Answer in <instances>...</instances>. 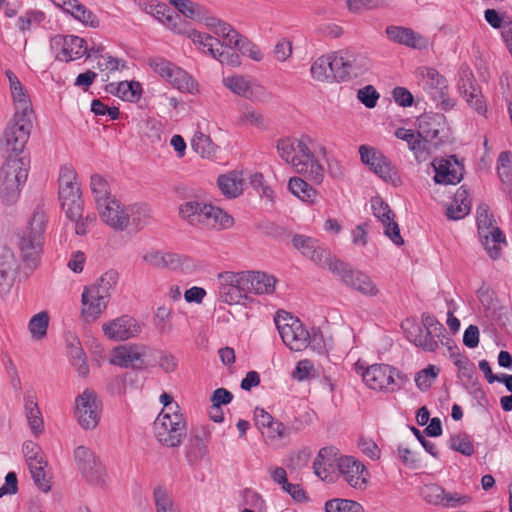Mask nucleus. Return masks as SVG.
Listing matches in <instances>:
<instances>
[{
	"mask_svg": "<svg viewBox=\"0 0 512 512\" xmlns=\"http://www.w3.org/2000/svg\"><path fill=\"white\" fill-rule=\"evenodd\" d=\"M278 156L296 173L303 174L315 184L324 180L325 168L320 156L325 155L326 149L307 134L299 137H283L277 140Z\"/></svg>",
	"mask_w": 512,
	"mask_h": 512,
	"instance_id": "nucleus-1",
	"label": "nucleus"
},
{
	"mask_svg": "<svg viewBox=\"0 0 512 512\" xmlns=\"http://www.w3.org/2000/svg\"><path fill=\"white\" fill-rule=\"evenodd\" d=\"M58 197L66 218L75 225V233L85 235L96 218L93 214L83 216L81 184L76 169L70 164H64L59 169Z\"/></svg>",
	"mask_w": 512,
	"mask_h": 512,
	"instance_id": "nucleus-2",
	"label": "nucleus"
},
{
	"mask_svg": "<svg viewBox=\"0 0 512 512\" xmlns=\"http://www.w3.org/2000/svg\"><path fill=\"white\" fill-rule=\"evenodd\" d=\"M100 220L116 232L139 231L150 223L151 208L143 203L125 204L114 197L97 209Z\"/></svg>",
	"mask_w": 512,
	"mask_h": 512,
	"instance_id": "nucleus-3",
	"label": "nucleus"
},
{
	"mask_svg": "<svg viewBox=\"0 0 512 512\" xmlns=\"http://www.w3.org/2000/svg\"><path fill=\"white\" fill-rule=\"evenodd\" d=\"M118 281L117 272H105L95 283L85 286L81 295V317L94 322L106 310L112 291Z\"/></svg>",
	"mask_w": 512,
	"mask_h": 512,
	"instance_id": "nucleus-4",
	"label": "nucleus"
},
{
	"mask_svg": "<svg viewBox=\"0 0 512 512\" xmlns=\"http://www.w3.org/2000/svg\"><path fill=\"white\" fill-rule=\"evenodd\" d=\"M29 162L19 154L9 155L0 166V199L15 203L28 178Z\"/></svg>",
	"mask_w": 512,
	"mask_h": 512,
	"instance_id": "nucleus-5",
	"label": "nucleus"
},
{
	"mask_svg": "<svg viewBox=\"0 0 512 512\" xmlns=\"http://www.w3.org/2000/svg\"><path fill=\"white\" fill-rule=\"evenodd\" d=\"M401 327L409 342L428 352L438 349L439 340L445 332L444 326L430 314H423L421 323L414 319H405Z\"/></svg>",
	"mask_w": 512,
	"mask_h": 512,
	"instance_id": "nucleus-6",
	"label": "nucleus"
},
{
	"mask_svg": "<svg viewBox=\"0 0 512 512\" xmlns=\"http://www.w3.org/2000/svg\"><path fill=\"white\" fill-rule=\"evenodd\" d=\"M148 66L162 80L178 91L190 95L200 92L199 82L186 70L171 61L160 56L151 57L148 59Z\"/></svg>",
	"mask_w": 512,
	"mask_h": 512,
	"instance_id": "nucleus-7",
	"label": "nucleus"
},
{
	"mask_svg": "<svg viewBox=\"0 0 512 512\" xmlns=\"http://www.w3.org/2000/svg\"><path fill=\"white\" fill-rule=\"evenodd\" d=\"M246 271H223L217 275L218 299L228 305H243L248 300Z\"/></svg>",
	"mask_w": 512,
	"mask_h": 512,
	"instance_id": "nucleus-8",
	"label": "nucleus"
},
{
	"mask_svg": "<svg viewBox=\"0 0 512 512\" xmlns=\"http://www.w3.org/2000/svg\"><path fill=\"white\" fill-rule=\"evenodd\" d=\"M153 431L158 442L166 447H179L187 435V424L182 413L158 414Z\"/></svg>",
	"mask_w": 512,
	"mask_h": 512,
	"instance_id": "nucleus-9",
	"label": "nucleus"
},
{
	"mask_svg": "<svg viewBox=\"0 0 512 512\" xmlns=\"http://www.w3.org/2000/svg\"><path fill=\"white\" fill-rule=\"evenodd\" d=\"M221 82L232 94L252 102L265 103L272 98L269 90L251 76L234 73L224 76Z\"/></svg>",
	"mask_w": 512,
	"mask_h": 512,
	"instance_id": "nucleus-10",
	"label": "nucleus"
},
{
	"mask_svg": "<svg viewBox=\"0 0 512 512\" xmlns=\"http://www.w3.org/2000/svg\"><path fill=\"white\" fill-rule=\"evenodd\" d=\"M274 320L283 343L290 350L302 351L308 347L310 332L298 318L282 311Z\"/></svg>",
	"mask_w": 512,
	"mask_h": 512,
	"instance_id": "nucleus-11",
	"label": "nucleus"
},
{
	"mask_svg": "<svg viewBox=\"0 0 512 512\" xmlns=\"http://www.w3.org/2000/svg\"><path fill=\"white\" fill-rule=\"evenodd\" d=\"M102 402L92 389H85L74 401V417L84 430H94L101 419Z\"/></svg>",
	"mask_w": 512,
	"mask_h": 512,
	"instance_id": "nucleus-12",
	"label": "nucleus"
},
{
	"mask_svg": "<svg viewBox=\"0 0 512 512\" xmlns=\"http://www.w3.org/2000/svg\"><path fill=\"white\" fill-rule=\"evenodd\" d=\"M292 244L304 257L330 272L337 270L340 260L323 247L318 240L306 235H294Z\"/></svg>",
	"mask_w": 512,
	"mask_h": 512,
	"instance_id": "nucleus-13",
	"label": "nucleus"
},
{
	"mask_svg": "<svg viewBox=\"0 0 512 512\" xmlns=\"http://www.w3.org/2000/svg\"><path fill=\"white\" fill-rule=\"evenodd\" d=\"M74 459L87 482L99 488L107 486L108 475L106 469L91 449L78 446L74 450Z\"/></svg>",
	"mask_w": 512,
	"mask_h": 512,
	"instance_id": "nucleus-14",
	"label": "nucleus"
},
{
	"mask_svg": "<svg viewBox=\"0 0 512 512\" xmlns=\"http://www.w3.org/2000/svg\"><path fill=\"white\" fill-rule=\"evenodd\" d=\"M363 382L367 387L379 392H393L398 388L396 377L399 372L387 364H373L361 372Z\"/></svg>",
	"mask_w": 512,
	"mask_h": 512,
	"instance_id": "nucleus-15",
	"label": "nucleus"
},
{
	"mask_svg": "<svg viewBox=\"0 0 512 512\" xmlns=\"http://www.w3.org/2000/svg\"><path fill=\"white\" fill-rule=\"evenodd\" d=\"M344 285L352 290L360 293L365 297H377L380 294V289L374 280L366 273L348 268L342 261L337 270H332Z\"/></svg>",
	"mask_w": 512,
	"mask_h": 512,
	"instance_id": "nucleus-16",
	"label": "nucleus"
},
{
	"mask_svg": "<svg viewBox=\"0 0 512 512\" xmlns=\"http://www.w3.org/2000/svg\"><path fill=\"white\" fill-rule=\"evenodd\" d=\"M341 53H330L318 57L310 67L311 77L318 82H332L344 80Z\"/></svg>",
	"mask_w": 512,
	"mask_h": 512,
	"instance_id": "nucleus-17",
	"label": "nucleus"
},
{
	"mask_svg": "<svg viewBox=\"0 0 512 512\" xmlns=\"http://www.w3.org/2000/svg\"><path fill=\"white\" fill-rule=\"evenodd\" d=\"M23 454L30 469L35 484L44 492L50 489L49 480L46 478L45 467L47 461L38 444L33 441L23 443Z\"/></svg>",
	"mask_w": 512,
	"mask_h": 512,
	"instance_id": "nucleus-18",
	"label": "nucleus"
},
{
	"mask_svg": "<svg viewBox=\"0 0 512 512\" xmlns=\"http://www.w3.org/2000/svg\"><path fill=\"white\" fill-rule=\"evenodd\" d=\"M101 329L104 336L111 341H126L137 337L142 331L139 322L129 315L105 321Z\"/></svg>",
	"mask_w": 512,
	"mask_h": 512,
	"instance_id": "nucleus-19",
	"label": "nucleus"
},
{
	"mask_svg": "<svg viewBox=\"0 0 512 512\" xmlns=\"http://www.w3.org/2000/svg\"><path fill=\"white\" fill-rule=\"evenodd\" d=\"M338 472L351 488L365 490L369 482V472L365 465L352 456H344L338 462Z\"/></svg>",
	"mask_w": 512,
	"mask_h": 512,
	"instance_id": "nucleus-20",
	"label": "nucleus"
},
{
	"mask_svg": "<svg viewBox=\"0 0 512 512\" xmlns=\"http://www.w3.org/2000/svg\"><path fill=\"white\" fill-rule=\"evenodd\" d=\"M5 75L9 82V90L14 108V117L33 119V105L26 87L12 71L7 70Z\"/></svg>",
	"mask_w": 512,
	"mask_h": 512,
	"instance_id": "nucleus-21",
	"label": "nucleus"
},
{
	"mask_svg": "<svg viewBox=\"0 0 512 512\" xmlns=\"http://www.w3.org/2000/svg\"><path fill=\"white\" fill-rule=\"evenodd\" d=\"M370 202L373 215L383 225L385 236H387L395 245H402L404 240L400 234L399 226L395 221V214L388 203H386L380 196L373 197Z\"/></svg>",
	"mask_w": 512,
	"mask_h": 512,
	"instance_id": "nucleus-22",
	"label": "nucleus"
},
{
	"mask_svg": "<svg viewBox=\"0 0 512 512\" xmlns=\"http://www.w3.org/2000/svg\"><path fill=\"white\" fill-rule=\"evenodd\" d=\"M148 348L141 344H125L115 347L109 362L122 368H138L144 363Z\"/></svg>",
	"mask_w": 512,
	"mask_h": 512,
	"instance_id": "nucleus-23",
	"label": "nucleus"
},
{
	"mask_svg": "<svg viewBox=\"0 0 512 512\" xmlns=\"http://www.w3.org/2000/svg\"><path fill=\"white\" fill-rule=\"evenodd\" d=\"M343 457L335 447H324L319 450L313 462L314 474L321 480L331 483L336 479L335 467L338 468V462Z\"/></svg>",
	"mask_w": 512,
	"mask_h": 512,
	"instance_id": "nucleus-24",
	"label": "nucleus"
},
{
	"mask_svg": "<svg viewBox=\"0 0 512 512\" xmlns=\"http://www.w3.org/2000/svg\"><path fill=\"white\" fill-rule=\"evenodd\" d=\"M32 128V119L23 117H14V123L9 125L4 132V141L7 147L18 154L22 151L29 139Z\"/></svg>",
	"mask_w": 512,
	"mask_h": 512,
	"instance_id": "nucleus-25",
	"label": "nucleus"
},
{
	"mask_svg": "<svg viewBox=\"0 0 512 512\" xmlns=\"http://www.w3.org/2000/svg\"><path fill=\"white\" fill-rule=\"evenodd\" d=\"M51 46L60 48L57 58L65 62L79 59L87 52L85 40L75 35H56L51 39Z\"/></svg>",
	"mask_w": 512,
	"mask_h": 512,
	"instance_id": "nucleus-26",
	"label": "nucleus"
},
{
	"mask_svg": "<svg viewBox=\"0 0 512 512\" xmlns=\"http://www.w3.org/2000/svg\"><path fill=\"white\" fill-rule=\"evenodd\" d=\"M387 37L394 43L407 46L412 49H427L429 47V39L412 30L403 26H388L386 28Z\"/></svg>",
	"mask_w": 512,
	"mask_h": 512,
	"instance_id": "nucleus-27",
	"label": "nucleus"
},
{
	"mask_svg": "<svg viewBox=\"0 0 512 512\" xmlns=\"http://www.w3.org/2000/svg\"><path fill=\"white\" fill-rule=\"evenodd\" d=\"M432 167L435 171L434 181L437 184L455 185L462 179V167L454 157L434 159Z\"/></svg>",
	"mask_w": 512,
	"mask_h": 512,
	"instance_id": "nucleus-28",
	"label": "nucleus"
},
{
	"mask_svg": "<svg viewBox=\"0 0 512 512\" xmlns=\"http://www.w3.org/2000/svg\"><path fill=\"white\" fill-rule=\"evenodd\" d=\"M445 129V117L439 113H425L417 119V134L432 142H442L440 135Z\"/></svg>",
	"mask_w": 512,
	"mask_h": 512,
	"instance_id": "nucleus-29",
	"label": "nucleus"
},
{
	"mask_svg": "<svg viewBox=\"0 0 512 512\" xmlns=\"http://www.w3.org/2000/svg\"><path fill=\"white\" fill-rule=\"evenodd\" d=\"M198 22H202L207 29L212 31L217 37L221 39V46L231 43V38L235 37L236 30L233 29L228 23L212 14L207 8L203 11V17H200Z\"/></svg>",
	"mask_w": 512,
	"mask_h": 512,
	"instance_id": "nucleus-30",
	"label": "nucleus"
},
{
	"mask_svg": "<svg viewBox=\"0 0 512 512\" xmlns=\"http://www.w3.org/2000/svg\"><path fill=\"white\" fill-rule=\"evenodd\" d=\"M201 226L214 229H229L234 225V219L221 208L205 203L203 207Z\"/></svg>",
	"mask_w": 512,
	"mask_h": 512,
	"instance_id": "nucleus-31",
	"label": "nucleus"
},
{
	"mask_svg": "<svg viewBox=\"0 0 512 512\" xmlns=\"http://www.w3.org/2000/svg\"><path fill=\"white\" fill-rule=\"evenodd\" d=\"M235 125L241 128L266 130L267 122L263 113L249 104H245L235 117Z\"/></svg>",
	"mask_w": 512,
	"mask_h": 512,
	"instance_id": "nucleus-32",
	"label": "nucleus"
},
{
	"mask_svg": "<svg viewBox=\"0 0 512 512\" xmlns=\"http://www.w3.org/2000/svg\"><path fill=\"white\" fill-rule=\"evenodd\" d=\"M343 65L340 69L344 72V80L350 77H359L371 69V61L365 54L343 55Z\"/></svg>",
	"mask_w": 512,
	"mask_h": 512,
	"instance_id": "nucleus-33",
	"label": "nucleus"
},
{
	"mask_svg": "<svg viewBox=\"0 0 512 512\" xmlns=\"http://www.w3.org/2000/svg\"><path fill=\"white\" fill-rule=\"evenodd\" d=\"M249 294L256 295L272 294L275 291L277 279L270 274L261 271H246Z\"/></svg>",
	"mask_w": 512,
	"mask_h": 512,
	"instance_id": "nucleus-34",
	"label": "nucleus"
},
{
	"mask_svg": "<svg viewBox=\"0 0 512 512\" xmlns=\"http://www.w3.org/2000/svg\"><path fill=\"white\" fill-rule=\"evenodd\" d=\"M217 183L221 192L229 198H236L241 195L245 187L243 174L238 171L219 176Z\"/></svg>",
	"mask_w": 512,
	"mask_h": 512,
	"instance_id": "nucleus-35",
	"label": "nucleus"
},
{
	"mask_svg": "<svg viewBox=\"0 0 512 512\" xmlns=\"http://www.w3.org/2000/svg\"><path fill=\"white\" fill-rule=\"evenodd\" d=\"M25 416L31 432L38 437L44 431V421L34 394L28 393L24 399Z\"/></svg>",
	"mask_w": 512,
	"mask_h": 512,
	"instance_id": "nucleus-36",
	"label": "nucleus"
},
{
	"mask_svg": "<svg viewBox=\"0 0 512 512\" xmlns=\"http://www.w3.org/2000/svg\"><path fill=\"white\" fill-rule=\"evenodd\" d=\"M142 262L153 268H175L179 265L176 254L149 249L142 254Z\"/></svg>",
	"mask_w": 512,
	"mask_h": 512,
	"instance_id": "nucleus-37",
	"label": "nucleus"
},
{
	"mask_svg": "<svg viewBox=\"0 0 512 512\" xmlns=\"http://www.w3.org/2000/svg\"><path fill=\"white\" fill-rule=\"evenodd\" d=\"M89 189L93 196L96 209L115 197L111 195L110 184L106 178L97 173L90 176Z\"/></svg>",
	"mask_w": 512,
	"mask_h": 512,
	"instance_id": "nucleus-38",
	"label": "nucleus"
},
{
	"mask_svg": "<svg viewBox=\"0 0 512 512\" xmlns=\"http://www.w3.org/2000/svg\"><path fill=\"white\" fill-rule=\"evenodd\" d=\"M471 209V202L468 192L463 187L457 189L453 200L447 207V217L452 220H460L464 218Z\"/></svg>",
	"mask_w": 512,
	"mask_h": 512,
	"instance_id": "nucleus-39",
	"label": "nucleus"
},
{
	"mask_svg": "<svg viewBox=\"0 0 512 512\" xmlns=\"http://www.w3.org/2000/svg\"><path fill=\"white\" fill-rule=\"evenodd\" d=\"M288 189L302 202L310 205L318 202V191L300 177H292L288 182Z\"/></svg>",
	"mask_w": 512,
	"mask_h": 512,
	"instance_id": "nucleus-40",
	"label": "nucleus"
},
{
	"mask_svg": "<svg viewBox=\"0 0 512 512\" xmlns=\"http://www.w3.org/2000/svg\"><path fill=\"white\" fill-rule=\"evenodd\" d=\"M459 90L465 98L468 105L478 114L483 115L486 112V105L482 100V94L478 87L474 85L472 80L467 77L462 79Z\"/></svg>",
	"mask_w": 512,
	"mask_h": 512,
	"instance_id": "nucleus-41",
	"label": "nucleus"
},
{
	"mask_svg": "<svg viewBox=\"0 0 512 512\" xmlns=\"http://www.w3.org/2000/svg\"><path fill=\"white\" fill-rule=\"evenodd\" d=\"M423 83L424 88L430 93L434 100L438 97H444L446 91H448L446 79L432 68L426 69L423 74Z\"/></svg>",
	"mask_w": 512,
	"mask_h": 512,
	"instance_id": "nucleus-42",
	"label": "nucleus"
},
{
	"mask_svg": "<svg viewBox=\"0 0 512 512\" xmlns=\"http://www.w3.org/2000/svg\"><path fill=\"white\" fill-rule=\"evenodd\" d=\"M224 47L236 48L243 56L256 62H260L264 58V54L259 46L247 38L242 37L237 31L235 32V37L233 36V38H231V43L226 44Z\"/></svg>",
	"mask_w": 512,
	"mask_h": 512,
	"instance_id": "nucleus-43",
	"label": "nucleus"
},
{
	"mask_svg": "<svg viewBox=\"0 0 512 512\" xmlns=\"http://www.w3.org/2000/svg\"><path fill=\"white\" fill-rule=\"evenodd\" d=\"M488 255L496 260L500 258L503 248L506 246V240L500 229H492L488 233L479 235Z\"/></svg>",
	"mask_w": 512,
	"mask_h": 512,
	"instance_id": "nucleus-44",
	"label": "nucleus"
},
{
	"mask_svg": "<svg viewBox=\"0 0 512 512\" xmlns=\"http://www.w3.org/2000/svg\"><path fill=\"white\" fill-rule=\"evenodd\" d=\"M187 37L198 49L207 53L211 57L216 56L215 53L218 48L215 46L221 45V40L216 39L210 34L195 29L188 31Z\"/></svg>",
	"mask_w": 512,
	"mask_h": 512,
	"instance_id": "nucleus-45",
	"label": "nucleus"
},
{
	"mask_svg": "<svg viewBox=\"0 0 512 512\" xmlns=\"http://www.w3.org/2000/svg\"><path fill=\"white\" fill-rule=\"evenodd\" d=\"M192 149L202 158L211 159L217 153V145L213 143L209 135L197 130L191 140Z\"/></svg>",
	"mask_w": 512,
	"mask_h": 512,
	"instance_id": "nucleus-46",
	"label": "nucleus"
},
{
	"mask_svg": "<svg viewBox=\"0 0 512 512\" xmlns=\"http://www.w3.org/2000/svg\"><path fill=\"white\" fill-rule=\"evenodd\" d=\"M204 202L187 201L179 206V216L194 226H201Z\"/></svg>",
	"mask_w": 512,
	"mask_h": 512,
	"instance_id": "nucleus-47",
	"label": "nucleus"
},
{
	"mask_svg": "<svg viewBox=\"0 0 512 512\" xmlns=\"http://www.w3.org/2000/svg\"><path fill=\"white\" fill-rule=\"evenodd\" d=\"M68 353L77 373L85 377L89 373V366L87 364L86 354L77 338H73L72 342L69 343Z\"/></svg>",
	"mask_w": 512,
	"mask_h": 512,
	"instance_id": "nucleus-48",
	"label": "nucleus"
},
{
	"mask_svg": "<svg viewBox=\"0 0 512 512\" xmlns=\"http://www.w3.org/2000/svg\"><path fill=\"white\" fill-rule=\"evenodd\" d=\"M64 12L70 14L74 19L91 27L98 26V20L96 16L87 9L84 5L78 2V0H71L68 2V6Z\"/></svg>",
	"mask_w": 512,
	"mask_h": 512,
	"instance_id": "nucleus-49",
	"label": "nucleus"
},
{
	"mask_svg": "<svg viewBox=\"0 0 512 512\" xmlns=\"http://www.w3.org/2000/svg\"><path fill=\"white\" fill-rule=\"evenodd\" d=\"M439 146V141L432 142L417 134L415 140L408 146L417 162H425L429 159L432 149Z\"/></svg>",
	"mask_w": 512,
	"mask_h": 512,
	"instance_id": "nucleus-50",
	"label": "nucleus"
},
{
	"mask_svg": "<svg viewBox=\"0 0 512 512\" xmlns=\"http://www.w3.org/2000/svg\"><path fill=\"white\" fill-rule=\"evenodd\" d=\"M169 3L185 18L194 21H199L200 17H203V11L206 8L204 5L191 0H169Z\"/></svg>",
	"mask_w": 512,
	"mask_h": 512,
	"instance_id": "nucleus-51",
	"label": "nucleus"
},
{
	"mask_svg": "<svg viewBox=\"0 0 512 512\" xmlns=\"http://www.w3.org/2000/svg\"><path fill=\"white\" fill-rule=\"evenodd\" d=\"M116 95L124 101L137 102L142 95V85L138 81H122L116 87Z\"/></svg>",
	"mask_w": 512,
	"mask_h": 512,
	"instance_id": "nucleus-52",
	"label": "nucleus"
},
{
	"mask_svg": "<svg viewBox=\"0 0 512 512\" xmlns=\"http://www.w3.org/2000/svg\"><path fill=\"white\" fill-rule=\"evenodd\" d=\"M373 172L385 182H388L395 187L402 184V180L397 169L385 155L382 157L379 166H377Z\"/></svg>",
	"mask_w": 512,
	"mask_h": 512,
	"instance_id": "nucleus-53",
	"label": "nucleus"
},
{
	"mask_svg": "<svg viewBox=\"0 0 512 512\" xmlns=\"http://www.w3.org/2000/svg\"><path fill=\"white\" fill-rule=\"evenodd\" d=\"M325 512H364V507L357 501L333 498L326 501Z\"/></svg>",
	"mask_w": 512,
	"mask_h": 512,
	"instance_id": "nucleus-54",
	"label": "nucleus"
},
{
	"mask_svg": "<svg viewBox=\"0 0 512 512\" xmlns=\"http://www.w3.org/2000/svg\"><path fill=\"white\" fill-rule=\"evenodd\" d=\"M484 18L492 28L499 30L500 34L512 26V18L507 13L495 9L485 10Z\"/></svg>",
	"mask_w": 512,
	"mask_h": 512,
	"instance_id": "nucleus-55",
	"label": "nucleus"
},
{
	"mask_svg": "<svg viewBox=\"0 0 512 512\" xmlns=\"http://www.w3.org/2000/svg\"><path fill=\"white\" fill-rule=\"evenodd\" d=\"M49 316L47 312L41 311L35 314L28 323V329L34 340L43 339L47 334Z\"/></svg>",
	"mask_w": 512,
	"mask_h": 512,
	"instance_id": "nucleus-56",
	"label": "nucleus"
},
{
	"mask_svg": "<svg viewBox=\"0 0 512 512\" xmlns=\"http://www.w3.org/2000/svg\"><path fill=\"white\" fill-rule=\"evenodd\" d=\"M333 346V340L320 329H313L308 340V347L319 354L327 353Z\"/></svg>",
	"mask_w": 512,
	"mask_h": 512,
	"instance_id": "nucleus-57",
	"label": "nucleus"
},
{
	"mask_svg": "<svg viewBox=\"0 0 512 512\" xmlns=\"http://www.w3.org/2000/svg\"><path fill=\"white\" fill-rule=\"evenodd\" d=\"M498 175L507 188L512 189V155L508 151L502 152L498 157Z\"/></svg>",
	"mask_w": 512,
	"mask_h": 512,
	"instance_id": "nucleus-58",
	"label": "nucleus"
},
{
	"mask_svg": "<svg viewBox=\"0 0 512 512\" xmlns=\"http://www.w3.org/2000/svg\"><path fill=\"white\" fill-rule=\"evenodd\" d=\"M156 512H181L175 505L171 495L162 487L154 490Z\"/></svg>",
	"mask_w": 512,
	"mask_h": 512,
	"instance_id": "nucleus-59",
	"label": "nucleus"
},
{
	"mask_svg": "<svg viewBox=\"0 0 512 512\" xmlns=\"http://www.w3.org/2000/svg\"><path fill=\"white\" fill-rule=\"evenodd\" d=\"M440 373V368L435 365H428L415 375V384L422 390H428Z\"/></svg>",
	"mask_w": 512,
	"mask_h": 512,
	"instance_id": "nucleus-60",
	"label": "nucleus"
},
{
	"mask_svg": "<svg viewBox=\"0 0 512 512\" xmlns=\"http://www.w3.org/2000/svg\"><path fill=\"white\" fill-rule=\"evenodd\" d=\"M42 244V240L34 238L26 233H23V236L21 237L19 242V247L24 258L33 259L41 251Z\"/></svg>",
	"mask_w": 512,
	"mask_h": 512,
	"instance_id": "nucleus-61",
	"label": "nucleus"
},
{
	"mask_svg": "<svg viewBox=\"0 0 512 512\" xmlns=\"http://www.w3.org/2000/svg\"><path fill=\"white\" fill-rule=\"evenodd\" d=\"M46 216L41 211H36L28 224L27 229L24 233L31 235L34 238L40 239L43 241L44 239V230H45Z\"/></svg>",
	"mask_w": 512,
	"mask_h": 512,
	"instance_id": "nucleus-62",
	"label": "nucleus"
},
{
	"mask_svg": "<svg viewBox=\"0 0 512 512\" xmlns=\"http://www.w3.org/2000/svg\"><path fill=\"white\" fill-rule=\"evenodd\" d=\"M359 154L361 161L365 165L369 166L372 171H374L376 167L379 166L381 159L384 156V154L379 150L366 145H361L359 147Z\"/></svg>",
	"mask_w": 512,
	"mask_h": 512,
	"instance_id": "nucleus-63",
	"label": "nucleus"
},
{
	"mask_svg": "<svg viewBox=\"0 0 512 512\" xmlns=\"http://www.w3.org/2000/svg\"><path fill=\"white\" fill-rule=\"evenodd\" d=\"M359 154L361 161L365 165L369 166L372 171H374L376 167L379 166L381 159L384 156V154L379 150L366 145H361L359 147Z\"/></svg>",
	"mask_w": 512,
	"mask_h": 512,
	"instance_id": "nucleus-64",
	"label": "nucleus"
}]
</instances>
